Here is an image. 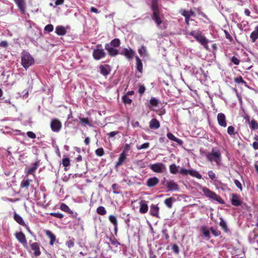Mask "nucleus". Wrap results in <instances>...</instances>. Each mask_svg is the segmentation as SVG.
<instances>
[{
  "mask_svg": "<svg viewBox=\"0 0 258 258\" xmlns=\"http://www.w3.org/2000/svg\"><path fill=\"white\" fill-rule=\"evenodd\" d=\"M9 46V43L6 41H2L0 42V47L2 48H7Z\"/></svg>",
  "mask_w": 258,
  "mask_h": 258,
  "instance_id": "680f3d73",
  "label": "nucleus"
},
{
  "mask_svg": "<svg viewBox=\"0 0 258 258\" xmlns=\"http://www.w3.org/2000/svg\"><path fill=\"white\" fill-rule=\"evenodd\" d=\"M201 231L205 237H207L208 238H210V231L208 230H207L206 227H202L201 228Z\"/></svg>",
  "mask_w": 258,
  "mask_h": 258,
  "instance_id": "a19ab883",
  "label": "nucleus"
},
{
  "mask_svg": "<svg viewBox=\"0 0 258 258\" xmlns=\"http://www.w3.org/2000/svg\"><path fill=\"white\" fill-rule=\"evenodd\" d=\"M160 126V122L156 118H153L149 122V127L151 129L157 130Z\"/></svg>",
  "mask_w": 258,
  "mask_h": 258,
  "instance_id": "4be33fe9",
  "label": "nucleus"
},
{
  "mask_svg": "<svg viewBox=\"0 0 258 258\" xmlns=\"http://www.w3.org/2000/svg\"><path fill=\"white\" fill-rule=\"evenodd\" d=\"M100 73L104 76H107L110 72V68L108 64L100 65L99 66Z\"/></svg>",
  "mask_w": 258,
  "mask_h": 258,
  "instance_id": "a211bd4d",
  "label": "nucleus"
},
{
  "mask_svg": "<svg viewBox=\"0 0 258 258\" xmlns=\"http://www.w3.org/2000/svg\"><path fill=\"white\" fill-rule=\"evenodd\" d=\"M189 175L193 177H196L198 179H201L202 178V175L200 174V173L195 170H190Z\"/></svg>",
  "mask_w": 258,
  "mask_h": 258,
  "instance_id": "58836bf2",
  "label": "nucleus"
},
{
  "mask_svg": "<svg viewBox=\"0 0 258 258\" xmlns=\"http://www.w3.org/2000/svg\"><path fill=\"white\" fill-rule=\"evenodd\" d=\"M234 131H235V128L232 125L228 126V127L227 128V133L230 136L235 134V133H234Z\"/></svg>",
  "mask_w": 258,
  "mask_h": 258,
  "instance_id": "3c124183",
  "label": "nucleus"
},
{
  "mask_svg": "<svg viewBox=\"0 0 258 258\" xmlns=\"http://www.w3.org/2000/svg\"><path fill=\"white\" fill-rule=\"evenodd\" d=\"M208 175L210 178H211L212 180H214L216 177L215 173L212 170H210L208 172Z\"/></svg>",
  "mask_w": 258,
  "mask_h": 258,
  "instance_id": "774afa93",
  "label": "nucleus"
},
{
  "mask_svg": "<svg viewBox=\"0 0 258 258\" xmlns=\"http://www.w3.org/2000/svg\"><path fill=\"white\" fill-rule=\"evenodd\" d=\"M97 213L100 215H105L106 214V211L103 206H99L96 210Z\"/></svg>",
  "mask_w": 258,
  "mask_h": 258,
  "instance_id": "ea45409f",
  "label": "nucleus"
},
{
  "mask_svg": "<svg viewBox=\"0 0 258 258\" xmlns=\"http://www.w3.org/2000/svg\"><path fill=\"white\" fill-rule=\"evenodd\" d=\"M202 191L207 198L215 200L220 204L224 203L223 200L219 196L217 195L215 192L211 191L207 187H203Z\"/></svg>",
  "mask_w": 258,
  "mask_h": 258,
  "instance_id": "20e7f679",
  "label": "nucleus"
},
{
  "mask_svg": "<svg viewBox=\"0 0 258 258\" xmlns=\"http://www.w3.org/2000/svg\"><path fill=\"white\" fill-rule=\"evenodd\" d=\"M177 166L175 164H172L169 166V171L170 173L172 174H176L178 171Z\"/></svg>",
  "mask_w": 258,
  "mask_h": 258,
  "instance_id": "e433bc0d",
  "label": "nucleus"
},
{
  "mask_svg": "<svg viewBox=\"0 0 258 258\" xmlns=\"http://www.w3.org/2000/svg\"><path fill=\"white\" fill-rule=\"evenodd\" d=\"M138 52L141 56H146L147 55V50L146 47L142 45L140 48H139Z\"/></svg>",
  "mask_w": 258,
  "mask_h": 258,
  "instance_id": "79ce46f5",
  "label": "nucleus"
},
{
  "mask_svg": "<svg viewBox=\"0 0 258 258\" xmlns=\"http://www.w3.org/2000/svg\"><path fill=\"white\" fill-rule=\"evenodd\" d=\"M27 136L31 139H35L36 138V136L35 133L31 131H28L27 132Z\"/></svg>",
  "mask_w": 258,
  "mask_h": 258,
  "instance_id": "69168bd1",
  "label": "nucleus"
},
{
  "mask_svg": "<svg viewBox=\"0 0 258 258\" xmlns=\"http://www.w3.org/2000/svg\"><path fill=\"white\" fill-rule=\"evenodd\" d=\"M249 127L251 130H256L258 129V123L254 119H252L250 121V122L249 123Z\"/></svg>",
  "mask_w": 258,
  "mask_h": 258,
  "instance_id": "c9c22d12",
  "label": "nucleus"
},
{
  "mask_svg": "<svg viewBox=\"0 0 258 258\" xmlns=\"http://www.w3.org/2000/svg\"><path fill=\"white\" fill-rule=\"evenodd\" d=\"M60 209L71 214L73 218H76L78 215L77 213H74L72 210H71L70 208L64 203H62L60 205Z\"/></svg>",
  "mask_w": 258,
  "mask_h": 258,
  "instance_id": "dca6fc26",
  "label": "nucleus"
},
{
  "mask_svg": "<svg viewBox=\"0 0 258 258\" xmlns=\"http://www.w3.org/2000/svg\"><path fill=\"white\" fill-rule=\"evenodd\" d=\"M207 159L209 162H215L217 165H220L221 162V153L219 149L213 148L211 152L207 154Z\"/></svg>",
  "mask_w": 258,
  "mask_h": 258,
  "instance_id": "f257e3e1",
  "label": "nucleus"
},
{
  "mask_svg": "<svg viewBox=\"0 0 258 258\" xmlns=\"http://www.w3.org/2000/svg\"><path fill=\"white\" fill-rule=\"evenodd\" d=\"M96 47V48L94 49L92 53L93 58L95 60H99L104 58L106 55V53L104 49L102 47V45L98 44Z\"/></svg>",
  "mask_w": 258,
  "mask_h": 258,
  "instance_id": "423d86ee",
  "label": "nucleus"
},
{
  "mask_svg": "<svg viewBox=\"0 0 258 258\" xmlns=\"http://www.w3.org/2000/svg\"><path fill=\"white\" fill-rule=\"evenodd\" d=\"M44 232L46 235L50 239V245H53L54 242L56 240L55 235L51 231L48 230H46Z\"/></svg>",
  "mask_w": 258,
  "mask_h": 258,
  "instance_id": "aec40b11",
  "label": "nucleus"
},
{
  "mask_svg": "<svg viewBox=\"0 0 258 258\" xmlns=\"http://www.w3.org/2000/svg\"><path fill=\"white\" fill-rule=\"evenodd\" d=\"M151 10H152L153 13H157L160 12L158 4V0L152 1Z\"/></svg>",
  "mask_w": 258,
  "mask_h": 258,
  "instance_id": "2f4dec72",
  "label": "nucleus"
},
{
  "mask_svg": "<svg viewBox=\"0 0 258 258\" xmlns=\"http://www.w3.org/2000/svg\"><path fill=\"white\" fill-rule=\"evenodd\" d=\"M165 185L168 191H178L179 189L178 184L173 180L167 181Z\"/></svg>",
  "mask_w": 258,
  "mask_h": 258,
  "instance_id": "9d476101",
  "label": "nucleus"
},
{
  "mask_svg": "<svg viewBox=\"0 0 258 258\" xmlns=\"http://www.w3.org/2000/svg\"><path fill=\"white\" fill-rule=\"evenodd\" d=\"M234 82L236 83H241L243 84H246V82L243 79L242 77L241 76H239L238 77L235 78L234 79Z\"/></svg>",
  "mask_w": 258,
  "mask_h": 258,
  "instance_id": "a18cd8bd",
  "label": "nucleus"
},
{
  "mask_svg": "<svg viewBox=\"0 0 258 258\" xmlns=\"http://www.w3.org/2000/svg\"><path fill=\"white\" fill-rule=\"evenodd\" d=\"M159 208L157 205H152L150 207V214L153 217H158Z\"/></svg>",
  "mask_w": 258,
  "mask_h": 258,
  "instance_id": "b1692460",
  "label": "nucleus"
},
{
  "mask_svg": "<svg viewBox=\"0 0 258 258\" xmlns=\"http://www.w3.org/2000/svg\"><path fill=\"white\" fill-rule=\"evenodd\" d=\"M14 219L20 225L26 228L28 227L27 225L25 223L21 216L18 215L16 212H14Z\"/></svg>",
  "mask_w": 258,
  "mask_h": 258,
  "instance_id": "412c9836",
  "label": "nucleus"
},
{
  "mask_svg": "<svg viewBox=\"0 0 258 258\" xmlns=\"http://www.w3.org/2000/svg\"><path fill=\"white\" fill-rule=\"evenodd\" d=\"M95 152L96 155L99 157H101L104 155V151L102 148H100L96 149Z\"/></svg>",
  "mask_w": 258,
  "mask_h": 258,
  "instance_id": "49530a36",
  "label": "nucleus"
},
{
  "mask_svg": "<svg viewBox=\"0 0 258 258\" xmlns=\"http://www.w3.org/2000/svg\"><path fill=\"white\" fill-rule=\"evenodd\" d=\"M250 38L252 43L255 42L258 39V25L255 27L254 30L251 33Z\"/></svg>",
  "mask_w": 258,
  "mask_h": 258,
  "instance_id": "bb28decb",
  "label": "nucleus"
},
{
  "mask_svg": "<svg viewBox=\"0 0 258 258\" xmlns=\"http://www.w3.org/2000/svg\"><path fill=\"white\" fill-rule=\"evenodd\" d=\"M122 101L125 104H128L130 105L132 103V100L130 98H129L127 95H124L123 96L122 98Z\"/></svg>",
  "mask_w": 258,
  "mask_h": 258,
  "instance_id": "c03bdc74",
  "label": "nucleus"
},
{
  "mask_svg": "<svg viewBox=\"0 0 258 258\" xmlns=\"http://www.w3.org/2000/svg\"><path fill=\"white\" fill-rule=\"evenodd\" d=\"M30 247L34 251V255L35 256H38L41 254L40 250V245L37 242H33L30 244Z\"/></svg>",
  "mask_w": 258,
  "mask_h": 258,
  "instance_id": "f3484780",
  "label": "nucleus"
},
{
  "mask_svg": "<svg viewBox=\"0 0 258 258\" xmlns=\"http://www.w3.org/2000/svg\"><path fill=\"white\" fill-rule=\"evenodd\" d=\"M167 137L170 140L173 141L180 145H182L183 143L182 140L175 137L171 133H168L167 134Z\"/></svg>",
  "mask_w": 258,
  "mask_h": 258,
  "instance_id": "c85d7f7f",
  "label": "nucleus"
},
{
  "mask_svg": "<svg viewBox=\"0 0 258 258\" xmlns=\"http://www.w3.org/2000/svg\"><path fill=\"white\" fill-rule=\"evenodd\" d=\"M174 201L173 198L170 197L165 200L164 204L168 208H171L172 206V203Z\"/></svg>",
  "mask_w": 258,
  "mask_h": 258,
  "instance_id": "f704fd0d",
  "label": "nucleus"
},
{
  "mask_svg": "<svg viewBox=\"0 0 258 258\" xmlns=\"http://www.w3.org/2000/svg\"><path fill=\"white\" fill-rule=\"evenodd\" d=\"M17 5L21 13L25 14L26 13V3L25 0H14Z\"/></svg>",
  "mask_w": 258,
  "mask_h": 258,
  "instance_id": "4468645a",
  "label": "nucleus"
},
{
  "mask_svg": "<svg viewBox=\"0 0 258 258\" xmlns=\"http://www.w3.org/2000/svg\"><path fill=\"white\" fill-rule=\"evenodd\" d=\"M189 169H186L185 168H182L180 169V170L179 171V173L182 175H186L189 174L190 172Z\"/></svg>",
  "mask_w": 258,
  "mask_h": 258,
  "instance_id": "13d9d810",
  "label": "nucleus"
},
{
  "mask_svg": "<svg viewBox=\"0 0 258 258\" xmlns=\"http://www.w3.org/2000/svg\"><path fill=\"white\" fill-rule=\"evenodd\" d=\"M189 34L193 36L198 42L201 43L204 47L206 50H209V48L208 45L209 40L207 39L204 35H202L200 31H192Z\"/></svg>",
  "mask_w": 258,
  "mask_h": 258,
  "instance_id": "f03ea898",
  "label": "nucleus"
},
{
  "mask_svg": "<svg viewBox=\"0 0 258 258\" xmlns=\"http://www.w3.org/2000/svg\"><path fill=\"white\" fill-rule=\"evenodd\" d=\"M234 182L237 187L241 191L242 190V186L241 182L237 179H235Z\"/></svg>",
  "mask_w": 258,
  "mask_h": 258,
  "instance_id": "0e129e2a",
  "label": "nucleus"
},
{
  "mask_svg": "<svg viewBox=\"0 0 258 258\" xmlns=\"http://www.w3.org/2000/svg\"><path fill=\"white\" fill-rule=\"evenodd\" d=\"M79 120H80V122L83 124L88 125L90 126H92L91 122L90 121V120L88 117H86V118L80 117Z\"/></svg>",
  "mask_w": 258,
  "mask_h": 258,
  "instance_id": "4c0bfd02",
  "label": "nucleus"
},
{
  "mask_svg": "<svg viewBox=\"0 0 258 258\" xmlns=\"http://www.w3.org/2000/svg\"><path fill=\"white\" fill-rule=\"evenodd\" d=\"M62 127L61 122L58 119H53L50 123V127L54 132L58 133L60 131Z\"/></svg>",
  "mask_w": 258,
  "mask_h": 258,
  "instance_id": "6e6552de",
  "label": "nucleus"
},
{
  "mask_svg": "<svg viewBox=\"0 0 258 258\" xmlns=\"http://www.w3.org/2000/svg\"><path fill=\"white\" fill-rule=\"evenodd\" d=\"M113 192L115 194H118L120 193V189L117 184H113L112 185Z\"/></svg>",
  "mask_w": 258,
  "mask_h": 258,
  "instance_id": "de8ad7c7",
  "label": "nucleus"
},
{
  "mask_svg": "<svg viewBox=\"0 0 258 258\" xmlns=\"http://www.w3.org/2000/svg\"><path fill=\"white\" fill-rule=\"evenodd\" d=\"M171 249L176 254H178L179 252V247L176 244H174L172 245Z\"/></svg>",
  "mask_w": 258,
  "mask_h": 258,
  "instance_id": "5fc2aeb1",
  "label": "nucleus"
},
{
  "mask_svg": "<svg viewBox=\"0 0 258 258\" xmlns=\"http://www.w3.org/2000/svg\"><path fill=\"white\" fill-rule=\"evenodd\" d=\"M136 59V67L137 70L140 73L143 72V64L141 59L138 56L135 57Z\"/></svg>",
  "mask_w": 258,
  "mask_h": 258,
  "instance_id": "72a5a7b5",
  "label": "nucleus"
},
{
  "mask_svg": "<svg viewBox=\"0 0 258 258\" xmlns=\"http://www.w3.org/2000/svg\"><path fill=\"white\" fill-rule=\"evenodd\" d=\"M55 33L59 36H63L67 33V30L63 26H58L55 28Z\"/></svg>",
  "mask_w": 258,
  "mask_h": 258,
  "instance_id": "c756f323",
  "label": "nucleus"
},
{
  "mask_svg": "<svg viewBox=\"0 0 258 258\" xmlns=\"http://www.w3.org/2000/svg\"><path fill=\"white\" fill-rule=\"evenodd\" d=\"M159 182V179L157 177H153L149 178L146 183V185L149 187H153L156 186Z\"/></svg>",
  "mask_w": 258,
  "mask_h": 258,
  "instance_id": "6ab92c4d",
  "label": "nucleus"
},
{
  "mask_svg": "<svg viewBox=\"0 0 258 258\" xmlns=\"http://www.w3.org/2000/svg\"><path fill=\"white\" fill-rule=\"evenodd\" d=\"M105 48L107 51L109 55L110 56H115L119 53V51L115 47L110 46L109 45L105 44Z\"/></svg>",
  "mask_w": 258,
  "mask_h": 258,
  "instance_id": "f8f14e48",
  "label": "nucleus"
},
{
  "mask_svg": "<svg viewBox=\"0 0 258 258\" xmlns=\"http://www.w3.org/2000/svg\"><path fill=\"white\" fill-rule=\"evenodd\" d=\"M53 30V26L52 24H48L44 27V31L51 32Z\"/></svg>",
  "mask_w": 258,
  "mask_h": 258,
  "instance_id": "864d4df0",
  "label": "nucleus"
},
{
  "mask_svg": "<svg viewBox=\"0 0 258 258\" xmlns=\"http://www.w3.org/2000/svg\"><path fill=\"white\" fill-rule=\"evenodd\" d=\"M149 147V143H145L140 146H137V149L138 150L147 149Z\"/></svg>",
  "mask_w": 258,
  "mask_h": 258,
  "instance_id": "bf43d9fd",
  "label": "nucleus"
},
{
  "mask_svg": "<svg viewBox=\"0 0 258 258\" xmlns=\"http://www.w3.org/2000/svg\"><path fill=\"white\" fill-rule=\"evenodd\" d=\"M180 14L183 16H188V17L190 18L192 16H195L196 14L195 13L191 11H186L185 9H182L180 10Z\"/></svg>",
  "mask_w": 258,
  "mask_h": 258,
  "instance_id": "7c9ffc66",
  "label": "nucleus"
},
{
  "mask_svg": "<svg viewBox=\"0 0 258 258\" xmlns=\"http://www.w3.org/2000/svg\"><path fill=\"white\" fill-rule=\"evenodd\" d=\"M50 215L52 216H53L59 219H62L63 217V215L60 213L53 212L50 213Z\"/></svg>",
  "mask_w": 258,
  "mask_h": 258,
  "instance_id": "6e6d98bb",
  "label": "nucleus"
},
{
  "mask_svg": "<svg viewBox=\"0 0 258 258\" xmlns=\"http://www.w3.org/2000/svg\"><path fill=\"white\" fill-rule=\"evenodd\" d=\"M210 230L212 233L215 236H219L221 234V232L218 230H216L214 228L211 227Z\"/></svg>",
  "mask_w": 258,
  "mask_h": 258,
  "instance_id": "4d7b16f0",
  "label": "nucleus"
},
{
  "mask_svg": "<svg viewBox=\"0 0 258 258\" xmlns=\"http://www.w3.org/2000/svg\"><path fill=\"white\" fill-rule=\"evenodd\" d=\"M140 209L139 211L142 214H145L147 212L148 210V206L147 204L146 201H141L140 202Z\"/></svg>",
  "mask_w": 258,
  "mask_h": 258,
  "instance_id": "5701e85b",
  "label": "nucleus"
},
{
  "mask_svg": "<svg viewBox=\"0 0 258 258\" xmlns=\"http://www.w3.org/2000/svg\"><path fill=\"white\" fill-rule=\"evenodd\" d=\"M38 161H36L35 163H33L32 167L28 168L27 171L26 172V174L27 175L26 176H27L29 174L34 175V173L35 172V171L38 168Z\"/></svg>",
  "mask_w": 258,
  "mask_h": 258,
  "instance_id": "393cba45",
  "label": "nucleus"
},
{
  "mask_svg": "<svg viewBox=\"0 0 258 258\" xmlns=\"http://www.w3.org/2000/svg\"><path fill=\"white\" fill-rule=\"evenodd\" d=\"M150 168L154 172L161 173L166 170L165 165L162 163H157L149 165Z\"/></svg>",
  "mask_w": 258,
  "mask_h": 258,
  "instance_id": "0eeeda50",
  "label": "nucleus"
},
{
  "mask_svg": "<svg viewBox=\"0 0 258 258\" xmlns=\"http://www.w3.org/2000/svg\"><path fill=\"white\" fill-rule=\"evenodd\" d=\"M217 121L219 125L224 127L227 126L226 116L224 113H219L218 114Z\"/></svg>",
  "mask_w": 258,
  "mask_h": 258,
  "instance_id": "ddd939ff",
  "label": "nucleus"
},
{
  "mask_svg": "<svg viewBox=\"0 0 258 258\" xmlns=\"http://www.w3.org/2000/svg\"><path fill=\"white\" fill-rule=\"evenodd\" d=\"M231 61L236 65H238L240 63V60L236 56H233L231 59Z\"/></svg>",
  "mask_w": 258,
  "mask_h": 258,
  "instance_id": "e2e57ef3",
  "label": "nucleus"
},
{
  "mask_svg": "<svg viewBox=\"0 0 258 258\" xmlns=\"http://www.w3.org/2000/svg\"><path fill=\"white\" fill-rule=\"evenodd\" d=\"M109 220L110 222L113 225V226H117V221L116 217L114 215H110L109 216Z\"/></svg>",
  "mask_w": 258,
  "mask_h": 258,
  "instance_id": "37998d69",
  "label": "nucleus"
},
{
  "mask_svg": "<svg viewBox=\"0 0 258 258\" xmlns=\"http://www.w3.org/2000/svg\"><path fill=\"white\" fill-rule=\"evenodd\" d=\"M224 32L226 38L228 39L230 42L232 41L233 38H232V36L229 34L228 32L226 30H224Z\"/></svg>",
  "mask_w": 258,
  "mask_h": 258,
  "instance_id": "338daca9",
  "label": "nucleus"
},
{
  "mask_svg": "<svg viewBox=\"0 0 258 258\" xmlns=\"http://www.w3.org/2000/svg\"><path fill=\"white\" fill-rule=\"evenodd\" d=\"M231 202L232 205L235 206H240L242 204L239 196L236 194H232Z\"/></svg>",
  "mask_w": 258,
  "mask_h": 258,
  "instance_id": "2eb2a0df",
  "label": "nucleus"
},
{
  "mask_svg": "<svg viewBox=\"0 0 258 258\" xmlns=\"http://www.w3.org/2000/svg\"><path fill=\"white\" fill-rule=\"evenodd\" d=\"M16 239L24 247H28L27 242L25 235L22 232H16L15 234Z\"/></svg>",
  "mask_w": 258,
  "mask_h": 258,
  "instance_id": "1a4fd4ad",
  "label": "nucleus"
},
{
  "mask_svg": "<svg viewBox=\"0 0 258 258\" xmlns=\"http://www.w3.org/2000/svg\"><path fill=\"white\" fill-rule=\"evenodd\" d=\"M146 90V88L144 85H140L139 87V90L138 92L140 93L141 95L143 94Z\"/></svg>",
  "mask_w": 258,
  "mask_h": 258,
  "instance_id": "052dcab7",
  "label": "nucleus"
},
{
  "mask_svg": "<svg viewBox=\"0 0 258 258\" xmlns=\"http://www.w3.org/2000/svg\"><path fill=\"white\" fill-rule=\"evenodd\" d=\"M160 12L153 13L151 16L152 20L156 23L157 26L161 30H165L167 28V23L166 21H162L160 17Z\"/></svg>",
  "mask_w": 258,
  "mask_h": 258,
  "instance_id": "39448f33",
  "label": "nucleus"
},
{
  "mask_svg": "<svg viewBox=\"0 0 258 258\" xmlns=\"http://www.w3.org/2000/svg\"><path fill=\"white\" fill-rule=\"evenodd\" d=\"M62 164L63 166L64 167H68L70 165V159L68 157L64 158L62 159Z\"/></svg>",
  "mask_w": 258,
  "mask_h": 258,
  "instance_id": "09e8293b",
  "label": "nucleus"
},
{
  "mask_svg": "<svg viewBox=\"0 0 258 258\" xmlns=\"http://www.w3.org/2000/svg\"><path fill=\"white\" fill-rule=\"evenodd\" d=\"M158 100L155 98H152L150 100V103L152 106H157L158 104Z\"/></svg>",
  "mask_w": 258,
  "mask_h": 258,
  "instance_id": "8fccbe9b",
  "label": "nucleus"
},
{
  "mask_svg": "<svg viewBox=\"0 0 258 258\" xmlns=\"http://www.w3.org/2000/svg\"><path fill=\"white\" fill-rule=\"evenodd\" d=\"M220 226L224 229L225 231H227V227L226 222L222 219H221V221L219 223Z\"/></svg>",
  "mask_w": 258,
  "mask_h": 258,
  "instance_id": "603ef678",
  "label": "nucleus"
},
{
  "mask_svg": "<svg viewBox=\"0 0 258 258\" xmlns=\"http://www.w3.org/2000/svg\"><path fill=\"white\" fill-rule=\"evenodd\" d=\"M135 51L131 48H124L123 51L120 52V54L124 56L128 60L132 59L134 55Z\"/></svg>",
  "mask_w": 258,
  "mask_h": 258,
  "instance_id": "9b49d317",
  "label": "nucleus"
},
{
  "mask_svg": "<svg viewBox=\"0 0 258 258\" xmlns=\"http://www.w3.org/2000/svg\"><path fill=\"white\" fill-rule=\"evenodd\" d=\"M110 46L116 48L119 46L120 44V40L118 38H115L112 40L109 43H106Z\"/></svg>",
  "mask_w": 258,
  "mask_h": 258,
  "instance_id": "473e14b6",
  "label": "nucleus"
},
{
  "mask_svg": "<svg viewBox=\"0 0 258 258\" xmlns=\"http://www.w3.org/2000/svg\"><path fill=\"white\" fill-rule=\"evenodd\" d=\"M126 159V155L124 152H122L119 155L117 162L116 163L115 166L118 167L123 164Z\"/></svg>",
  "mask_w": 258,
  "mask_h": 258,
  "instance_id": "a878e982",
  "label": "nucleus"
},
{
  "mask_svg": "<svg viewBox=\"0 0 258 258\" xmlns=\"http://www.w3.org/2000/svg\"><path fill=\"white\" fill-rule=\"evenodd\" d=\"M21 63L27 70L34 63V59L28 52L24 51L21 54Z\"/></svg>",
  "mask_w": 258,
  "mask_h": 258,
  "instance_id": "7ed1b4c3",
  "label": "nucleus"
},
{
  "mask_svg": "<svg viewBox=\"0 0 258 258\" xmlns=\"http://www.w3.org/2000/svg\"><path fill=\"white\" fill-rule=\"evenodd\" d=\"M32 181V180L29 179L27 176H26L22 180L20 187L21 188H28V186L30 184V182Z\"/></svg>",
  "mask_w": 258,
  "mask_h": 258,
  "instance_id": "cd10ccee",
  "label": "nucleus"
}]
</instances>
